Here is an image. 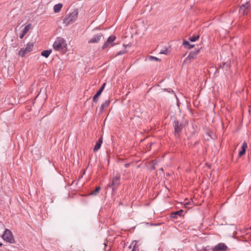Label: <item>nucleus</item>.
Instances as JSON below:
<instances>
[{"instance_id":"nucleus-16","label":"nucleus","mask_w":251,"mask_h":251,"mask_svg":"<svg viewBox=\"0 0 251 251\" xmlns=\"http://www.w3.org/2000/svg\"><path fill=\"white\" fill-rule=\"evenodd\" d=\"M63 6L62 4L61 3H58L57 4H55L53 6V11L55 13H58L60 11L62 7Z\"/></svg>"},{"instance_id":"nucleus-15","label":"nucleus","mask_w":251,"mask_h":251,"mask_svg":"<svg viewBox=\"0 0 251 251\" xmlns=\"http://www.w3.org/2000/svg\"><path fill=\"white\" fill-rule=\"evenodd\" d=\"M102 143V139L101 138L99 139V142H97L94 148V151H98L100 148L101 145Z\"/></svg>"},{"instance_id":"nucleus-4","label":"nucleus","mask_w":251,"mask_h":251,"mask_svg":"<svg viewBox=\"0 0 251 251\" xmlns=\"http://www.w3.org/2000/svg\"><path fill=\"white\" fill-rule=\"evenodd\" d=\"M116 37L115 35H110L102 45L101 49L104 50L107 48H111L113 47L115 45L114 41L116 40Z\"/></svg>"},{"instance_id":"nucleus-23","label":"nucleus","mask_w":251,"mask_h":251,"mask_svg":"<svg viewBox=\"0 0 251 251\" xmlns=\"http://www.w3.org/2000/svg\"><path fill=\"white\" fill-rule=\"evenodd\" d=\"M150 59L151 60H155V61H160V59L156 57H154V56H150Z\"/></svg>"},{"instance_id":"nucleus-3","label":"nucleus","mask_w":251,"mask_h":251,"mask_svg":"<svg viewBox=\"0 0 251 251\" xmlns=\"http://www.w3.org/2000/svg\"><path fill=\"white\" fill-rule=\"evenodd\" d=\"M34 44L33 42H29L26 45L25 48H21L18 52V55L24 57L25 54L31 52L33 48Z\"/></svg>"},{"instance_id":"nucleus-12","label":"nucleus","mask_w":251,"mask_h":251,"mask_svg":"<svg viewBox=\"0 0 251 251\" xmlns=\"http://www.w3.org/2000/svg\"><path fill=\"white\" fill-rule=\"evenodd\" d=\"M105 86V83H103L100 90L97 92V93L95 95V96L93 97V101L95 102H97L98 101V97L101 94L102 92L103 91L104 87Z\"/></svg>"},{"instance_id":"nucleus-14","label":"nucleus","mask_w":251,"mask_h":251,"mask_svg":"<svg viewBox=\"0 0 251 251\" xmlns=\"http://www.w3.org/2000/svg\"><path fill=\"white\" fill-rule=\"evenodd\" d=\"M247 148H248V146H247V143L245 142H244L242 144V150L239 152V156L240 157L242 156L245 153V152H246V151Z\"/></svg>"},{"instance_id":"nucleus-1","label":"nucleus","mask_w":251,"mask_h":251,"mask_svg":"<svg viewBox=\"0 0 251 251\" xmlns=\"http://www.w3.org/2000/svg\"><path fill=\"white\" fill-rule=\"evenodd\" d=\"M53 48L56 50L65 52L67 50V44L63 38L58 37L53 43Z\"/></svg>"},{"instance_id":"nucleus-25","label":"nucleus","mask_w":251,"mask_h":251,"mask_svg":"<svg viewBox=\"0 0 251 251\" xmlns=\"http://www.w3.org/2000/svg\"><path fill=\"white\" fill-rule=\"evenodd\" d=\"M25 35V34L22 32L20 35V38L22 39L24 37Z\"/></svg>"},{"instance_id":"nucleus-24","label":"nucleus","mask_w":251,"mask_h":251,"mask_svg":"<svg viewBox=\"0 0 251 251\" xmlns=\"http://www.w3.org/2000/svg\"><path fill=\"white\" fill-rule=\"evenodd\" d=\"M168 51L167 50L161 51L160 53L167 54Z\"/></svg>"},{"instance_id":"nucleus-28","label":"nucleus","mask_w":251,"mask_h":251,"mask_svg":"<svg viewBox=\"0 0 251 251\" xmlns=\"http://www.w3.org/2000/svg\"><path fill=\"white\" fill-rule=\"evenodd\" d=\"M185 205H188L189 204V203L187 202H186L184 204Z\"/></svg>"},{"instance_id":"nucleus-8","label":"nucleus","mask_w":251,"mask_h":251,"mask_svg":"<svg viewBox=\"0 0 251 251\" xmlns=\"http://www.w3.org/2000/svg\"><path fill=\"white\" fill-rule=\"evenodd\" d=\"M101 38H103V35L101 33H99L94 35L88 41V43H98L100 42Z\"/></svg>"},{"instance_id":"nucleus-17","label":"nucleus","mask_w":251,"mask_h":251,"mask_svg":"<svg viewBox=\"0 0 251 251\" xmlns=\"http://www.w3.org/2000/svg\"><path fill=\"white\" fill-rule=\"evenodd\" d=\"M51 52V50H45L41 52V55L46 58L48 57Z\"/></svg>"},{"instance_id":"nucleus-19","label":"nucleus","mask_w":251,"mask_h":251,"mask_svg":"<svg viewBox=\"0 0 251 251\" xmlns=\"http://www.w3.org/2000/svg\"><path fill=\"white\" fill-rule=\"evenodd\" d=\"M100 190V186H98V187H96V188L95 189V190L94 191H93L91 192L90 195H93V196H96L99 193Z\"/></svg>"},{"instance_id":"nucleus-7","label":"nucleus","mask_w":251,"mask_h":251,"mask_svg":"<svg viewBox=\"0 0 251 251\" xmlns=\"http://www.w3.org/2000/svg\"><path fill=\"white\" fill-rule=\"evenodd\" d=\"M250 10V4L247 2L245 4H242L239 10V13L242 15L247 14Z\"/></svg>"},{"instance_id":"nucleus-5","label":"nucleus","mask_w":251,"mask_h":251,"mask_svg":"<svg viewBox=\"0 0 251 251\" xmlns=\"http://www.w3.org/2000/svg\"><path fill=\"white\" fill-rule=\"evenodd\" d=\"M2 237L4 241L9 243H12L14 242V239L12 233L11 231L8 229H6L5 230Z\"/></svg>"},{"instance_id":"nucleus-29","label":"nucleus","mask_w":251,"mask_h":251,"mask_svg":"<svg viewBox=\"0 0 251 251\" xmlns=\"http://www.w3.org/2000/svg\"><path fill=\"white\" fill-rule=\"evenodd\" d=\"M2 244L0 243V247L2 246Z\"/></svg>"},{"instance_id":"nucleus-10","label":"nucleus","mask_w":251,"mask_h":251,"mask_svg":"<svg viewBox=\"0 0 251 251\" xmlns=\"http://www.w3.org/2000/svg\"><path fill=\"white\" fill-rule=\"evenodd\" d=\"M227 248V246L224 243H220L214 247L213 251H226Z\"/></svg>"},{"instance_id":"nucleus-26","label":"nucleus","mask_w":251,"mask_h":251,"mask_svg":"<svg viewBox=\"0 0 251 251\" xmlns=\"http://www.w3.org/2000/svg\"><path fill=\"white\" fill-rule=\"evenodd\" d=\"M123 53V52H120L118 53V55H121Z\"/></svg>"},{"instance_id":"nucleus-13","label":"nucleus","mask_w":251,"mask_h":251,"mask_svg":"<svg viewBox=\"0 0 251 251\" xmlns=\"http://www.w3.org/2000/svg\"><path fill=\"white\" fill-rule=\"evenodd\" d=\"M137 248V242L136 241H134L132 242L131 244L128 247L127 249H126L125 251H135Z\"/></svg>"},{"instance_id":"nucleus-27","label":"nucleus","mask_w":251,"mask_h":251,"mask_svg":"<svg viewBox=\"0 0 251 251\" xmlns=\"http://www.w3.org/2000/svg\"><path fill=\"white\" fill-rule=\"evenodd\" d=\"M101 108H103L104 107V104H102L101 105Z\"/></svg>"},{"instance_id":"nucleus-22","label":"nucleus","mask_w":251,"mask_h":251,"mask_svg":"<svg viewBox=\"0 0 251 251\" xmlns=\"http://www.w3.org/2000/svg\"><path fill=\"white\" fill-rule=\"evenodd\" d=\"M199 35H194L192 37H189V40L191 42H195L197 41L199 38Z\"/></svg>"},{"instance_id":"nucleus-11","label":"nucleus","mask_w":251,"mask_h":251,"mask_svg":"<svg viewBox=\"0 0 251 251\" xmlns=\"http://www.w3.org/2000/svg\"><path fill=\"white\" fill-rule=\"evenodd\" d=\"M174 127L175 128V133L177 134H179L182 128L181 124H180L178 121L174 122Z\"/></svg>"},{"instance_id":"nucleus-9","label":"nucleus","mask_w":251,"mask_h":251,"mask_svg":"<svg viewBox=\"0 0 251 251\" xmlns=\"http://www.w3.org/2000/svg\"><path fill=\"white\" fill-rule=\"evenodd\" d=\"M199 52V50L191 52L189 55L185 59L184 63L190 62L192 60L194 59Z\"/></svg>"},{"instance_id":"nucleus-18","label":"nucleus","mask_w":251,"mask_h":251,"mask_svg":"<svg viewBox=\"0 0 251 251\" xmlns=\"http://www.w3.org/2000/svg\"><path fill=\"white\" fill-rule=\"evenodd\" d=\"M31 27V25L28 24V25H26L23 30H22V32L25 34V35L27 33V32L29 30V29Z\"/></svg>"},{"instance_id":"nucleus-20","label":"nucleus","mask_w":251,"mask_h":251,"mask_svg":"<svg viewBox=\"0 0 251 251\" xmlns=\"http://www.w3.org/2000/svg\"><path fill=\"white\" fill-rule=\"evenodd\" d=\"M183 45L186 47H187L189 48V49H192L194 47V44H190L189 43V42L188 41H184L183 42Z\"/></svg>"},{"instance_id":"nucleus-21","label":"nucleus","mask_w":251,"mask_h":251,"mask_svg":"<svg viewBox=\"0 0 251 251\" xmlns=\"http://www.w3.org/2000/svg\"><path fill=\"white\" fill-rule=\"evenodd\" d=\"M182 213H183V210H179L178 211H176V212H174L173 213H172V217L173 218H176V215L180 216L182 214Z\"/></svg>"},{"instance_id":"nucleus-2","label":"nucleus","mask_w":251,"mask_h":251,"mask_svg":"<svg viewBox=\"0 0 251 251\" xmlns=\"http://www.w3.org/2000/svg\"><path fill=\"white\" fill-rule=\"evenodd\" d=\"M77 16L78 13L75 10L66 16L65 19L64 20V23L66 25H68L75 22L76 20Z\"/></svg>"},{"instance_id":"nucleus-6","label":"nucleus","mask_w":251,"mask_h":251,"mask_svg":"<svg viewBox=\"0 0 251 251\" xmlns=\"http://www.w3.org/2000/svg\"><path fill=\"white\" fill-rule=\"evenodd\" d=\"M120 176L119 175H116L113 177L110 182L107 185V187H112L113 191L115 189L117 188L120 183Z\"/></svg>"}]
</instances>
